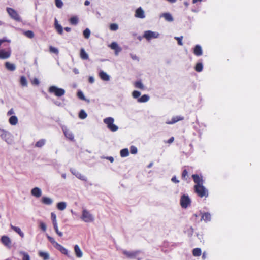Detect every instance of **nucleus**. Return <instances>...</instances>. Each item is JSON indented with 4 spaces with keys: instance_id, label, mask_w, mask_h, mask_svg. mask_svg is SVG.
Wrapping results in <instances>:
<instances>
[{
    "instance_id": "nucleus-62",
    "label": "nucleus",
    "mask_w": 260,
    "mask_h": 260,
    "mask_svg": "<svg viewBox=\"0 0 260 260\" xmlns=\"http://www.w3.org/2000/svg\"><path fill=\"white\" fill-rule=\"evenodd\" d=\"M89 82L90 83H93L94 82V78L92 76H90L89 78Z\"/></svg>"
},
{
    "instance_id": "nucleus-47",
    "label": "nucleus",
    "mask_w": 260,
    "mask_h": 260,
    "mask_svg": "<svg viewBox=\"0 0 260 260\" xmlns=\"http://www.w3.org/2000/svg\"><path fill=\"white\" fill-rule=\"evenodd\" d=\"M118 29V25L116 23H112L110 25V29L112 31H116Z\"/></svg>"
},
{
    "instance_id": "nucleus-37",
    "label": "nucleus",
    "mask_w": 260,
    "mask_h": 260,
    "mask_svg": "<svg viewBox=\"0 0 260 260\" xmlns=\"http://www.w3.org/2000/svg\"><path fill=\"white\" fill-rule=\"evenodd\" d=\"M192 254L194 256H199L201 255V249L199 248H194L192 251Z\"/></svg>"
},
{
    "instance_id": "nucleus-4",
    "label": "nucleus",
    "mask_w": 260,
    "mask_h": 260,
    "mask_svg": "<svg viewBox=\"0 0 260 260\" xmlns=\"http://www.w3.org/2000/svg\"><path fill=\"white\" fill-rule=\"evenodd\" d=\"M48 92L51 94H53L57 97H61L64 95V89L59 88L56 86H51L48 88Z\"/></svg>"
},
{
    "instance_id": "nucleus-56",
    "label": "nucleus",
    "mask_w": 260,
    "mask_h": 260,
    "mask_svg": "<svg viewBox=\"0 0 260 260\" xmlns=\"http://www.w3.org/2000/svg\"><path fill=\"white\" fill-rule=\"evenodd\" d=\"M40 228L43 231H45L46 230V224L43 222H41L40 223Z\"/></svg>"
},
{
    "instance_id": "nucleus-21",
    "label": "nucleus",
    "mask_w": 260,
    "mask_h": 260,
    "mask_svg": "<svg viewBox=\"0 0 260 260\" xmlns=\"http://www.w3.org/2000/svg\"><path fill=\"white\" fill-rule=\"evenodd\" d=\"M160 17L164 18L166 21L168 22H172L174 20L173 16L169 13H162L160 14Z\"/></svg>"
},
{
    "instance_id": "nucleus-48",
    "label": "nucleus",
    "mask_w": 260,
    "mask_h": 260,
    "mask_svg": "<svg viewBox=\"0 0 260 260\" xmlns=\"http://www.w3.org/2000/svg\"><path fill=\"white\" fill-rule=\"evenodd\" d=\"M20 254L23 256V260H30V257L27 253L21 251L20 252Z\"/></svg>"
},
{
    "instance_id": "nucleus-60",
    "label": "nucleus",
    "mask_w": 260,
    "mask_h": 260,
    "mask_svg": "<svg viewBox=\"0 0 260 260\" xmlns=\"http://www.w3.org/2000/svg\"><path fill=\"white\" fill-rule=\"evenodd\" d=\"M131 57L133 60H139L138 57L136 55L131 54Z\"/></svg>"
},
{
    "instance_id": "nucleus-34",
    "label": "nucleus",
    "mask_w": 260,
    "mask_h": 260,
    "mask_svg": "<svg viewBox=\"0 0 260 260\" xmlns=\"http://www.w3.org/2000/svg\"><path fill=\"white\" fill-rule=\"evenodd\" d=\"M5 67L7 70L13 71L16 69V66L14 64L11 63L9 62H7L5 63Z\"/></svg>"
},
{
    "instance_id": "nucleus-36",
    "label": "nucleus",
    "mask_w": 260,
    "mask_h": 260,
    "mask_svg": "<svg viewBox=\"0 0 260 260\" xmlns=\"http://www.w3.org/2000/svg\"><path fill=\"white\" fill-rule=\"evenodd\" d=\"M120 156L122 157H127L129 155V151L127 148H124L120 150Z\"/></svg>"
},
{
    "instance_id": "nucleus-41",
    "label": "nucleus",
    "mask_w": 260,
    "mask_h": 260,
    "mask_svg": "<svg viewBox=\"0 0 260 260\" xmlns=\"http://www.w3.org/2000/svg\"><path fill=\"white\" fill-rule=\"evenodd\" d=\"M87 115L84 110H81L79 114V117L81 119H85Z\"/></svg>"
},
{
    "instance_id": "nucleus-18",
    "label": "nucleus",
    "mask_w": 260,
    "mask_h": 260,
    "mask_svg": "<svg viewBox=\"0 0 260 260\" xmlns=\"http://www.w3.org/2000/svg\"><path fill=\"white\" fill-rule=\"evenodd\" d=\"M100 78L105 81H108L110 80V76L103 71H100L99 73Z\"/></svg>"
},
{
    "instance_id": "nucleus-43",
    "label": "nucleus",
    "mask_w": 260,
    "mask_h": 260,
    "mask_svg": "<svg viewBox=\"0 0 260 260\" xmlns=\"http://www.w3.org/2000/svg\"><path fill=\"white\" fill-rule=\"evenodd\" d=\"M54 229L56 233V234L60 237L62 236L63 234L62 232H60L58 230L57 223L53 224Z\"/></svg>"
},
{
    "instance_id": "nucleus-61",
    "label": "nucleus",
    "mask_w": 260,
    "mask_h": 260,
    "mask_svg": "<svg viewBox=\"0 0 260 260\" xmlns=\"http://www.w3.org/2000/svg\"><path fill=\"white\" fill-rule=\"evenodd\" d=\"M105 158L108 160H109L111 162H113L114 161V158L112 156H107Z\"/></svg>"
},
{
    "instance_id": "nucleus-20",
    "label": "nucleus",
    "mask_w": 260,
    "mask_h": 260,
    "mask_svg": "<svg viewBox=\"0 0 260 260\" xmlns=\"http://www.w3.org/2000/svg\"><path fill=\"white\" fill-rule=\"evenodd\" d=\"M183 119H184V117L183 116H177L173 117L172 118L171 121H167L166 123L168 124H173L176 123L177 122H178L179 121L182 120Z\"/></svg>"
},
{
    "instance_id": "nucleus-58",
    "label": "nucleus",
    "mask_w": 260,
    "mask_h": 260,
    "mask_svg": "<svg viewBox=\"0 0 260 260\" xmlns=\"http://www.w3.org/2000/svg\"><path fill=\"white\" fill-rule=\"evenodd\" d=\"M14 114V111L13 109H11L8 112H7V115L10 116Z\"/></svg>"
},
{
    "instance_id": "nucleus-32",
    "label": "nucleus",
    "mask_w": 260,
    "mask_h": 260,
    "mask_svg": "<svg viewBox=\"0 0 260 260\" xmlns=\"http://www.w3.org/2000/svg\"><path fill=\"white\" fill-rule=\"evenodd\" d=\"M18 118L16 116H11L9 119V122L12 125H16L18 123Z\"/></svg>"
},
{
    "instance_id": "nucleus-63",
    "label": "nucleus",
    "mask_w": 260,
    "mask_h": 260,
    "mask_svg": "<svg viewBox=\"0 0 260 260\" xmlns=\"http://www.w3.org/2000/svg\"><path fill=\"white\" fill-rule=\"evenodd\" d=\"M174 138L173 137H171L167 141L168 143H171L174 141Z\"/></svg>"
},
{
    "instance_id": "nucleus-44",
    "label": "nucleus",
    "mask_w": 260,
    "mask_h": 260,
    "mask_svg": "<svg viewBox=\"0 0 260 260\" xmlns=\"http://www.w3.org/2000/svg\"><path fill=\"white\" fill-rule=\"evenodd\" d=\"M203 66L202 63H198L195 67L196 71L198 72H201L203 70Z\"/></svg>"
},
{
    "instance_id": "nucleus-7",
    "label": "nucleus",
    "mask_w": 260,
    "mask_h": 260,
    "mask_svg": "<svg viewBox=\"0 0 260 260\" xmlns=\"http://www.w3.org/2000/svg\"><path fill=\"white\" fill-rule=\"evenodd\" d=\"M122 253L129 258L137 259V260H140L142 258V256H140L141 252L139 251H128L126 250H123Z\"/></svg>"
},
{
    "instance_id": "nucleus-55",
    "label": "nucleus",
    "mask_w": 260,
    "mask_h": 260,
    "mask_svg": "<svg viewBox=\"0 0 260 260\" xmlns=\"http://www.w3.org/2000/svg\"><path fill=\"white\" fill-rule=\"evenodd\" d=\"M49 50L51 52L54 53L55 54L58 53V50L56 48H55L54 47L50 46L49 47Z\"/></svg>"
},
{
    "instance_id": "nucleus-26",
    "label": "nucleus",
    "mask_w": 260,
    "mask_h": 260,
    "mask_svg": "<svg viewBox=\"0 0 260 260\" xmlns=\"http://www.w3.org/2000/svg\"><path fill=\"white\" fill-rule=\"evenodd\" d=\"M55 28L56 29V31H57V32L60 34V35H62V33H63V28L61 26V25H60L58 23V21L56 19H55Z\"/></svg>"
},
{
    "instance_id": "nucleus-64",
    "label": "nucleus",
    "mask_w": 260,
    "mask_h": 260,
    "mask_svg": "<svg viewBox=\"0 0 260 260\" xmlns=\"http://www.w3.org/2000/svg\"><path fill=\"white\" fill-rule=\"evenodd\" d=\"M73 71L74 73L75 74H79V72L78 70L77 69H76V68H74V69H73Z\"/></svg>"
},
{
    "instance_id": "nucleus-52",
    "label": "nucleus",
    "mask_w": 260,
    "mask_h": 260,
    "mask_svg": "<svg viewBox=\"0 0 260 260\" xmlns=\"http://www.w3.org/2000/svg\"><path fill=\"white\" fill-rule=\"evenodd\" d=\"M51 220L52 221L53 224L57 223V220H56V216L54 213L52 212L51 213Z\"/></svg>"
},
{
    "instance_id": "nucleus-42",
    "label": "nucleus",
    "mask_w": 260,
    "mask_h": 260,
    "mask_svg": "<svg viewBox=\"0 0 260 260\" xmlns=\"http://www.w3.org/2000/svg\"><path fill=\"white\" fill-rule=\"evenodd\" d=\"M90 33H91V32L89 28H86L83 31V36L85 39H88L89 38Z\"/></svg>"
},
{
    "instance_id": "nucleus-14",
    "label": "nucleus",
    "mask_w": 260,
    "mask_h": 260,
    "mask_svg": "<svg viewBox=\"0 0 260 260\" xmlns=\"http://www.w3.org/2000/svg\"><path fill=\"white\" fill-rule=\"evenodd\" d=\"M195 185H201L203 184V180L202 176H199L197 174H193L192 175Z\"/></svg>"
},
{
    "instance_id": "nucleus-17",
    "label": "nucleus",
    "mask_w": 260,
    "mask_h": 260,
    "mask_svg": "<svg viewBox=\"0 0 260 260\" xmlns=\"http://www.w3.org/2000/svg\"><path fill=\"white\" fill-rule=\"evenodd\" d=\"M1 241L2 243L6 246L10 247L11 244L10 239L7 236H3L1 237Z\"/></svg>"
},
{
    "instance_id": "nucleus-57",
    "label": "nucleus",
    "mask_w": 260,
    "mask_h": 260,
    "mask_svg": "<svg viewBox=\"0 0 260 260\" xmlns=\"http://www.w3.org/2000/svg\"><path fill=\"white\" fill-rule=\"evenodd\" d=\"M171 181L175 183H178L179 182V180L177 179L175 176H173L171 178Z\"/></svg>"
},
{
    "instance_id": "nucleus-10",
    "label": "nucleus",
    "mask_w": 260,
    "mask_h": 260,
    "mask_svg": "<svg viewBox=\"0 0 260 260\" xmlns=\"http://www.w3.org/2000/svg\"><path fill=\"white\" fill-rule=\"evenodd\" d=\"M7 11L12 18L17 21H21L20 17L14 9L11 8H7Z\"/></svg>"
},
{
    "instance_id": "nucleus-24",
    "label": "nucleus",
    "mask_w": 260,
    "mask_h": 260,
    "mask_svg": "<svg viewBox=\"0 0 260 260\" xmlns=\"http://www.w3.org/2000/svg\"><path fill=\"white\" fill-rule=\"evenodd\" d=\"M74 251L77 257L81 258L83 256V252L78 245L74 246Z\"/></svg>"
},
{
    "instance_id": "nucleus-59",
    "label": "nucleus",
    "mask_w": 260,
    "mask_h": 260,
    "mask_svg": "<svg viewBox=\"0 0 260 260\" xmlns=\"http://www.w3.org/2000/svg\"><path fill=\"white\" fill-rule=\"evenodd\" d=\"M32 83L36 85H38L39 84V81L38 79L35 78L32 81Z\"/></svg>"
},
{
    "instance_id": "nucleus-29",
    "label": "nucleus",
    "mask_w": 260,
    "mask_h": 260,
    "mask_svg": "<svg viewBox=\"0 0 260 260\" xmlns=\"http://www.w3.org/2000/svg\"><path fill=\"white\" fill-rule=\"evenodd\" d=\"M134 85L135 87L136 88H138V89H139L142 90L145 89L144 85H143V83L142 82V81L141 80L136 81L134 83Z\"/></svg>"
},
{
    "instance_id": "nucleus-40",
    "label": "nucleus",
    "mask_w": 260,
    "mask_h": 260,
    "mask_svg": "<svg viewBox=\"0 0 260 260\" xmlns=\"http://www.w3.org/2000/svg\"><path fill=\"white\" fill-rule=\"evenodd\" d=\"M47 238L48 240L52 244V245L55 248H56L57 247V245L59 244L57 242H56L55 241L53 238L50 237V236H47Z\"/></svg>"
},
{
    "instance_id": "nucleus-19",
    "label": "nucleus",
    "mask_w": 260,
    "mask_h": 260,
    "mask_svg": "<svg viewBox=\"0 0 260 260\" xmlns=\"http://www.w3.org/2000/svg\"><path fill=\"white\" fill-rule=\"evenodd\" d=\"M193 53L197 56H201L203 54V50L200 45H196L193 49Z\"/></svg>"
},
{
    "instance_id": "nucleus-5",
    "label": "nucleus",
    "mask_w": 260,
    "mask_h": 260,
    "mask_svg": "<svg viewBox=\"0 0 260 260\" xmlns=\"http://www.w3.org/2000/svg\"><path fill=\"white\" fill-rule=\"evenodd\" d=\"M194 190L201 198L207 197L208 196V190L203 185H194Z\"/></svg>"
},
{
    "instance_id": "nucleus-22",
    "label": "nucleus",
    "mask_w": 260,
    "mask_h": 260,
    "mask_svg": "<svg viewBox=\"0 0 260 260\" xmlns=\"http://www.w3.org/2000/svg\"><path fill=\"white\" fill-rule=\"evenodd\" d=\"M55 248L59 250L61 253L70 257L68 250L60 244H59L57 245V247Z\"/></svg>"
},
{
    "instance_id": "nucleus-16",
    "label": "nucleus",
    "mask_w": 260,
    "mask_h": 260,
    "mask_svg": "<svg viewBox=\"0 0 260 260\" xmlns=\"http://www.w3.org/2000/svg\"><path fill=\"white\" fill-rule=\"evenodd\" d=\"M31 194L36 198H39L42 195L41 189L39 187H36L31 189Z\"/></svg>"
},
{
    "instance_id": "nucleus-30",
    "label": "nucleus",
    "mask_w": 260,
    "mask_h": 260,
    "mask_svg": "<svg viewBox=\"0 0 260 260\" xmlns=\"http://www.w3.org/2000/svg\"><path fill=\"white\" fill-rule=\"evenodd\" d=\"M57 208L60 211L64 210L67 207V203L65 202H60L57 204Z\"/></svg>"
},
{
    "instance_id": "nucleus-35",
    "label": "nucleus",
    "mask_w": 260,
    "mask_h": 260,
    "mask_svg": "<svg viewBox=\"0 0 260 260\" xmlns=\"http://www.w3.org/2000/svg\"><path fill=\"white\" fill-rule=\"evenodd\" d=\"M149 100V96L147 94H144L138 99V102L139 103H145Z\"/></svg>"
},
{
    "instance_id": "nucleus-3",
    "label": "nucleus",
    "mask_w": 260,
    "mask_h": 260,
    "mask_svg": "<svg viewBox=\"0 0 260 260\" xmlns=\"http://www.w3.org/2000/svg\"><path fill=\"white\" fill-rule=\"evenodd\" d=\"M103 121L110 131L114 132L118 129V127L114 124V119L113 118L111 117H107L104 119Z\"/></svg>"
},
{
    "instance_id": "nucleus-27",
    "label": "nucleus",
    "mask_w": 260,
    "mask_h": 260,
    "mask_svg": "<svg viewBox=\"0 0 260 260\" xmlns=\"http://www.w3.org/2000/svg\"><path fill=\"white\" fill-rule=\"evenodd\" d=\"M211 216L209 213H204L201 217V220H204L205 222H207L211 220Z\"/></svg>"
},
{
    "instance_id": "nucleus-25",
    "label": "nucleus",
    "mask_w": 260,
    "mask_h": 260,
    "mask_svg": "<svg viewBox=\"0 0 260 260\" xmlns=\"http://www.w3.org/2000/svg\"><path fill=\"white\" fill-rule=\"evenodd\" d=\"M10 226L11 228L19 234L21 238H23L24 237V233L21 230V229L19 227L15 226L12 224L10 225Z\"/></svg>"
},
{
    "instance_id": "nucleus-31",
    "label": "nucleus",
    "mask_w": 260,
    "mask_h": 260,
    "mask_svg": "<svg viewBox=\"0 0 260 260\" xmlns=\"http://www.w3.org/2000/svg\"><path fill=\"white\" fill-rule=\"evenodd\" d=\"M20 84L22 87H27L28 85L27 80L26 77L24 76H21L20 78Z\"/></svg>"
},
{
    "instance_id": "nucleus-38",
    "label": "nucleus",
    "mask_w": 260,
    "mask_h": 260,
    "mask_svg": "<svg viewBox=\"0 0 260 260\" xmlns=\"http://www.w3.org/2000/svg\"><path fill=\"white\" fill-rule=\"evenodd\" d=\"M70 22L72 25H76L78 23V18L77 16H74L70 19Z\"/></svg>"
},
{
    "instance_id": "nucleus-39",
    "label": "nucleus",
    "mask_w": 260,
    "mask_h": 260,
    "mask_svg": "<svg viewBox=\"0 0 260 260\" xmlns=\"http://www.w3.org/2000/svg\"><path fill=\"white\" fill-rule=\"evenodd\" d=\"M45 142L46 141L45 139H41L36 142L35 146L37 147H42L44 145Z\"/></svg>"
},
{
    "instance_id": "nucleus-6",
    "label": "nucleus",
    "mask_w": 260,
    "mask_h": 260,
    "mask_svg": "<svg viewBox=\"0 0 260 260\" xmlns=\"http://www.w3.org/2000/svg\"><path fill=\"white\" fill-rule=\"evenodd\" d=\"M160 34L159 32L151 30L145 31L143 34V37L148 41H150L153 39L158 38Z\"/></svg>"
},
{
    "instance_id": "nucleus-54",
    "label": "nucleus",
    "mask_w": 260,
    "mask_h": 260,
    "mask_svg": "<svg viewBox=\"0 0 260 260\" xmlns=\"http://www.w3.org/2000/svg\"><path fill=\"white\" fill-rule=\"evenodd\" d=\"M174 39H176V40H177L178 45H179L180 46H182L183 45V43H182L183 37L182 36H181L179 37H175Z\"/></svg>"
},
{
    "instance_id": "nucleus-49",
    "label": "nucleus",
    "mask_w": 260,
    "mask_h": 260,
    "mask_svg": "<svg viewBox=\"0 0 260 260\" xmlns=\"http://www.w3.org/2000/svg\"><path fill=\"white\" fill-rule=\"evenodd\" d=\"M140 95H141V92L137 90H134L132 92V96L134 99H137V98H139L140 96Z\"/></svg>"
},
{
    "instance_id": "nucleus-13",
    "label": "nucleus",
    "mask_w": 260,
    "mask_h": 260,
    "mask_svg": "<svg viewBox=\"0 0 260 260\" xmlns=\"http://www.w3.org/2000/svg\"><path fill=\"white\" fill-rule=\"evenodd\" d=\"M70 171L73 175H74L78 179L83 181L87 180V178L84 175L81 174L80 172H79L75 169L71 168L70 169Z\"/></svg>"
},
{
    "instance_id": "nucleus-2",
    "label": "nucleus",
    "mask_w": 260,
    "mask_h": 260,
    "mask_svg": "<svg viewBox=\"0 0 260 260\" xmlns=\"http://www.w3.org/2000/svg\"><path fill=\"white\" fill-rule=\"evenodd\" d=\"M0 137L9 144L13 143V137L8 131L4 129H0Z\"/></svg>"
},
{
    "instance_id": "nucleus-15",
    "label": "nucleus",
    "mask_w": 260,
    "mask_h": 260,
    "mask_svg": "<svg viewBox=\"0 0 260 260\" xmlns=\"http://www.w3.org/2000/svg\"><path fill=\"white\" fill-rule=\"evenodd\" d=\"M108 46L110 47L111 49L115 50V53L116 55L121 51V48L119 47L118 44L115 42H112L111 44L109 45Z\"/></svg>"
},
{
    "instance_id": "nucleus-28",
    "label": "nucleus",
    "mask_w": 260,
    "mask_h": 260,
    "mask_svg": "<svg viewBox=\"0 0 260 260\" xmlns=\"http://www.w3.org/2000/svg\"><path fill=\"white\" fill-rule=\"evenodd\" d=\"M80 56L83 60H87L89 58L88 54L86 52L84 48L80 49Z\"/></svg>"
},
{
    "instance_id": "nucleus-11",
    "label": "nucleus",
    "mask_w": 260,
    "mask_h": 260,
    "mask_svg": "<svg viewBox=\"0 0 260 260\" xmlns=\"http://www.w3.org/2000/svg\"><path fill=\"white\" fill-rule=\"evenodd\" d=\"M61 128L65 137L70 141H74V136L73 133L70 130L68 129L66 126H62Z\"/></svg>"
},
{
    "instance_id": "nucleus-50",
    "label": "nucleus",
    "mask_w": 260,
    "mask_h": 260,
    "mask_svg": "<svg viewBox=\"0 0 260 260\" xmlns=\"http://www.w3.org/2000/svg\"><path fill=\"white\" fill-rule=\"evenodd\" d=\"M55 5L58 8H61L63 6V2L61 0H55Z\"/></svg>"
},
{
    "instance_id": "nucleus-12",
    "label": "nucleus",
    "mask_w": 260,
    "mask_h": 260,
    "mask_svg": "<svg viewBox=\"0 0 260 260\" xmlns=\"http://www.w3.org/2000/svg\"><path fill=\"white\" fill-rule=\"evenodd\" d=\"M134 16L136 18L139 19H144L146 17L145 11L141 7L135 10Z\"/></svg>"
},
{
    "instance_id": "nucleus-45",
    "label": "nucleus",
    "mask_w": 260,
    "mask_h": 260,
    "mask_svg": "<svg viewBox=\"0 0 260 260\" xmlns=\"http://www.w3.org/2000/svg\"><path fill=\"white\" fill-rule=\"evenodd\" d=\"M24 34L25 36H26L27 37L29 38H32L34 37V32L31 30H27L24 32Z\"/></svg>"
},
{
    "instance_id": "nucleus-9",
    "label": "nucleus",
    "mask_w": 260,
    "mask_h": 260,
    "mask_svg": "<svg viewBox=\"0 0 260 260\" xmlns=\"http://www.w3.org/2000/svg\"><path fill=\"white\" fill-rule=\"evenodd\" d=\"M191 200L187 194H183L181 197L180 205L183 208H187L190 205Z\"/></svg>"
},
{
    "instance_id": "nucleus-8",
    "label": "nucleus",
    "mask_w": 260,
    "mask_h": 260,
    "mask_svg": "<svg viewBox=\"0 0 260 260\" xmlns=\"http://www.w3.org/2000/svg\"><path fill=\"white\" fill-rule=\"evenodd\" d=\"M5 49H0V59H6L10 57L11 54V50L10 45L8 44Z\"/></svg>"
},
{
    "instance_id": "nucleus-23",
    "label": "nucleus",
    "mask_w": 260,
    "mask_h": 260,
    "mask_svg": "<svg viewBox=\"0 0 260 260\" xmlns=\"http://www.w3.org/2000/svg\"><path fill=\"white\" fill-rule=\"evenodd\" d=\"M41 202L43 204L46 205H51L53 202V200L51 198L45 196L42 198Z\"/></svg>"
},
{
    "instance_id": "nucleus-33",
    "label": "nucleus",
    "mask_w": 260,
    "mask_h": 260,
    "mask_svg": "<svg viewBox=\"0 0 260 260\" xmlns=\"http://www.w3.org/2000/svg\"><path fill=\"white\" fill-rule=\"evenodd\" d=\"M39 255L42 258L43 260H48L49 259V254L47 252L40 251L39 252Z\"/></svg>"
},
{
    "instance_id": "nucleus-46",
    "label": "nucleus",
    "mask_w": 260,
    "mask_h": 260,
    "mask_svg": "<svg viewBox=\"0 0 260 260\" xmlns=\"http://www.w3.org/2000/svg\"><path fill=\"white\" fill-rule=\"evenodd\" d=\"M188 177V172L186 169H184L182 173V178L184 180H187Z\"/></svg>"
},
{
    "instance_id": "nucleus-1",
    "label": "nucleus",
    "mask_w": 260,
    "mask_h": 260,
    "mask_svg": "<svg viewBox=\"0 0 260 260\" xmlns=\"http://www.w3.org/2000/svg\"><path fill=\"white\" fill-rule=\"evenodd\" d=\"M81 219L86 223H91L94 221V216L89 211L85 208H83L82 214L80 217Z\"/></svg>"
},
{
    "instance_id": "nucleus-51",
    "label": "nucleus",
    "mask_w": 260,
    "mask_h": 260,
    "mask_svg": "<svg viewBox=\"0 0 260 260\" xmlns=\"http://www.w3.org/2000/svg\"><path fill=\"white\" fill-rule=\"evenodd\" d=\"M130 152L133 154H137L138 152L137 147L135 146H131L130 147Z\"/></svg>"
},
{
    "instance_id": "nucleus-53",
    "label": "nucleus",
    "mask_w": 260,
    "mask_h": 260,
    "mask_svg": "<svg viewBox=\"0 0 260 260\" xmlns=\"http://www.w3.org/2000/svg\"><path fill=\"white\" fill-rule=\"evenodd\" d=\"M78 97L82 100H86L85 97L83 94V93L81 91H78L77 93Z\"/></svg>"
}]
</instances>
